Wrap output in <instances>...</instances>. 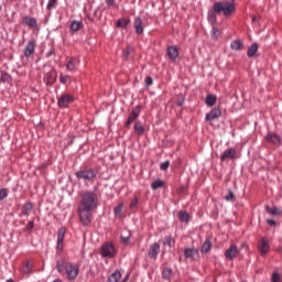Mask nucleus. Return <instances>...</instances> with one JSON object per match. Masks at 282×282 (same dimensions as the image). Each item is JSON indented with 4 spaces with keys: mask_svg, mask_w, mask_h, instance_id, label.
I'll use <instances>...</instances> for the list:
<instances>
[{
    "mask_svg": "<svg viewBox=\"0 0 282 282\" xmlns=\"http://www.w3.org/2000/svg\"><path fill=\"white\" fill-rule=\"evenodd\" d=\"M96 208H98V195L89 191L82 193L77 210L83 226L91 224Z\"/></svg>",
    "mask_w": 282,
    "mask_h": 282,
    "instance_id": "f257e3e1",
    "label": "nucleus"
},
{
    "mask_svg": "<svg viewBox=\"0 0 282 282\" xmlns=\"http://www.w3.org/2000/svg\"><path fill=\"white\" fill-rule=\"evenodd\" d=\"M56 268L59 274H66L68 281H76V278L80 272V267H78V264L67 262L65 259L57 260Z\"/></svg>",
    "mask_w": 282,
    "mask_h": 282,
    "instance_id": "f03ea898",
    "label": "nucleus"
},
{
    "mask_svg": "<svg viewBox=\"0 0 282 282\" xmlns=\"http://www.w3.org/2000/svg\"><path fill=\"white\" fill-rule=\"evenodd\" d=\"M214 12L217 14H224V17H231L235 12V1H219L214 3Z\"/></svg>",
    "mask_w": 282,
    "mask_h": 282,
    "instance_id": "7ed1b4c3",
    "label": "nucleus"
},
{
    "mask_svg": "<svg viewBox=\"0 0 282 282\" xmlns=\"http://www.w3.org/2000/svg\"><path fill=\"white\" fill-rule=\"evenodd\" d=\"M77 180H84V182H94L98 172L94 169H84L75 173Z\"/></svg>",
    "mask_w": 282,
    "mask_h": 282,
    "instance_id": "20e7f679",
    "label": "nucleus"
},
{
    "mask_svg": "<svg viewBox=\"0 0 282 282\" xmlns=\"http://www.w3.org/2000/svg\"><path fill=\"white\" fill-rule=\"evenodd\" d=\"M100 254L104 259H113L116 257V247L111 242H106L100 248Z\"/></svg>",
    "mask_w": 282,
    "mask_h": 282,
    "instance_id": "39448f33",
    "label": "nucleus"
},
{
    "mask_svg": "<svg viewBox=\"0 0 282 282\" xmlns=\"http://www.w3.org/2000/svg\"><path fill=\"white\" fill-rule=\"evenodd\" d=\"M72 102H74V97L72 95H62L57 99V105H58L59 109H67V107H69V105H72Z\"/></svg>",
    "mask_w": 282,
    "mask_h": 282,
    "instance_id": "423d86ee",
    "label": "nucleus"
},
{
    "mask_svg": "<svg viewBox=\"0 0 282 282\" xmlns=\"http://www.w3.org/2000/svg\"><path fill=\"white\" fill-rule=\"evenodd\" d=\"M221 162H228V160H237V150L234 148H228L220 155Z\"/></svg>",
    "mask_w": 282,
    "mask_h": 282,
    "instance_id": "0eeeda50",
    "label": "nucleus"
},
{
    "mask_svg": "<svg viewBox=\"0 0 282 282\" xmlns=\"http://www.w3.org/2000/svg\"><path fill=\"white\" fill-rule=\"evenodd\" d=\"M140 106H137L134 109H132L131 113L129 115L126 123H124V127L129 128L131 127V123L135 122V120H138V118H140Z\"/></svg>",
    "mask_w": 282,
    "mask_h": 282,
    "instance_id": "6e6552de",
    "label": "nucleus"
},
{
    "mask_svg": "<svg viewBox=\"0 0 282 282\" xmlns=\"http://www.w3.org/2000/svg\"><path fill=\"white\" fill-rule=\"evenodd\" d=\"M237 254H239V248H237V245H230L225 251V259H228V261H234V259H237Z\"/></svg>",
    "mask_w": 282,
    "mask_h": 282,
    "instance_id": "1a4fd4ad",
    "label": "nucleus"
},
{
    "mask_svg": "<svg viewBox=\"0 0 282 282\" xmlns=\"http://www.w3.org/2000/svg\"><path fill=\"white\" fill-rule=\"evenodd\" d=\"M67 232V229H65V227H62L58 229L57 232V245H56V249L57 250H63L64 248V242H65V234Z\"/></svg>",
    "mask_w": 282,
    "mask_h": 282,
    "instance_id": "9d476101",
    "label": "nucleus"
},
{
    "mask_svg": "<svg viewBox=\"0 0 282 282\" xmlns=\"http://www.w3.org/2000/svg\"><path fill=\"white\" fill-rule=\"evenodd\" d=\"M258 251L260 254H265L270 252V240L265 238H261L260 242L258 243Z\"/></svg>",
    "mask_w": 282,
    "mask_h": 282,
    "instance_id": "9b49d317",
    "label": "nucleus"
},
{
    "mask_svg": "<svg viewBox=\"0 0 282 282\" xmlns=\"http://www.w3.org/2000/svg\"><path fill=\"white\" fill-rule=\"evenodd\" d=\"M34 50H36V41L31 40L28 42V44L24 48L25 58H30V56H32V54H34Z\"/></svg>",
    "mask_w": 282,
    "mask_h": 282,
    "instance_id": "f8f14e48",
    "label": "nucleus"
},
{
    "mask_svg": "<svg viewBox=\"0 0 282 282\" xmlns=\"http://www.w3.org/2000/svg\"><path fill=\"white\" fill-rule=\"evenodd\" d=\"M166 54L170 61L175 62L180 56V50H177V46H167Z\"/></svg>",
    "mask_w": 282,
    "mask_h": 282,
    "instance_id": "ddd939ff",
    "label": "nucleus"
},
{
    "mask_svg": "<svg viewBox=\"0 0 282 282\" xmlns=\"http://www.w3.org/2000/svg\"><path fill=\"white\" fill-rule=\"evenodd\" d=\"M78 65H80V59H78V57H70L66 64V68L68 72H76L78 69Z\"/></svg>",
    "mask_w": 282,
    "mask_h": 282,
    "instance_id": "4468645a",
    "label": "nucleus"
},
{
    "mask_svg": "<svg viewBox=\"0 0 282 282\" xmlns=\"http://www.w3.org/2000/svg\"><path fill=\"white\" fill-rule=\"evenodd\" d=\"M133 28H134V32L135 34H143L144 32V24L142 22V18L137 17L133 21Z\"/></svg>",
    "mask_w": 282,
    "mask_h": 282,
    "instance_id": "2eb2a0df",
    "label": "nucleus"
},
{
    "mask_svg": "<svg viewBox=\"0 0 282 282\" xmlns=\"http://www.w3.org/2000/svg\"><path fill=\"white\" fill-rule=\"evenodd\" d=\"M264 140L267 142H270L271 144H274L275 147H279L281 144V137L276 133H269L264 137Z\"/></svg>",
    "mask_w": 282,
    "mask_h": 282,
    "instance_id": "dca6fc26",
    "label": "nucleus"
},
{
    "mask_svg": "<svg viewBox=\"0 0 282 282\" xmlns=\"http://www.w3.org/2000/svg\"><path fill=\"white\" fill-rule=\"evenodd\" d=\"M22 23L24 25H28V28H31L32 30H36V28H37L36 19H34V18H32L30 15H25L22 19Z\"/></svg>",
    "mask_w": 282,
    "mask_h": 282,
    "instance_id": "f3484780",
    "label": "nucleus"
},
{
    "mask_svg": "<svg viewBox=\"0 0 282 282\" xmlns=\"http://www.w3.org/2000/svg\"><path fill=\"white\" fill-rule=\"evenodd\" d=\"M220 116H221V110L219 108H214L210 110L209 113L206 115V120L210 122L213 120H217V118H219Z\"/></svg>",
    "mask_w": 282,
    "mask_h": 282,
    "instance_id": "a211bd4d",
    "label": "nucleus"
},
{
    "mask_svg": "<svg viewBox=\"0 0 282 282\" xmlns=\"http://www.w3.org/2000/svg\"><path fill=\"white\" fill-rule=\"evenodd\" d=\"M158 254H160V243H153L150 247L149 257L151 259H158Z\"/></svg>",
    "mask_w": 282,
    "mask_h": 282,
    "instance_id": "6ab92c4d",
    "label": "nucleus"
},
{
    "mask_svg": "<svg viewBox=\"0 0 282 282\" xmlns=\"http://www.w3.org/2000/svg\"><path fill=\"white\" fill-rule=\"evenodd\" d=\"M44 80L47 85H54L56 83V73L55 70H51L45 74Z\"/></svg>",
    "mask_w": 282,
    "mask_h": 282,
    "instance_id": "aec40b11",
    "label": "nucleus"
},
{
    "mask_svg": "<svg viewBox=\"0 0 282 282\" xmlns=\"http://www.w3.org/2000/svg\"><path fill=\"white\" fill-rule=\"evenodd\" d=\"M230 47L231 50H234L235 52H241V50H243V42L241 40H234L230 43Z\"/></svg>",
    "mask_w": 282,
    "mask_h": 282,
    "instance_id": "412c9836",
    "label": "nucleus"
},
{
    "mask_svg": "<svg viewBox=\"0 0 282 282\" xmlns=\"http://www.w3.org/2000/svg\"><path fill=\"white\" fill-rule=\"evenodd\" d=\"M213 248V242H210V238H206L205 242L203 243L200 248V252L203 254H207V252H210V249Z\"/></svg>",
    "mask_w": 282,
    "mask_h": 282,
    "instance_id": "4be33fe9",
    "label": "nucleus"
},
{
    "mask_svg": "<svg viewBox=\"0 0 282 282\" xmlns=\"http://www.w3.org/2000/svg\"><path fill=\"white\" fill-rule=\"evenodd\" d=\"M207 19L212 25H215V23H217V12L215 11V6H213V9L208 11Z\"/></svg>",
    "mask_w": 282,
    "mask_h": 282,
    "instance_id": "5701e85b",
    "label": "nucleus"
},
{
    "mask_svg": "<svg viewBox=\"0 0 282 282\" xmlns=\"http://www.w3.org/2000/svg\"><path fill=\"white\" fill-rule=\"evenodd\" d=\"M69 28H70V32H78L79 30H83V28H84L83 21L74 20L70 22Z\"/></svg>",
    "mask_w": 282,
    "mask_h": 282,
    "instance_id": "b1692460",
    "label": "nucleus"
},
{
    "mask_svg": "<svg viewBox=\"0 0 282 282\" xmlns=\"http://www.w3.org/2000/svg\"><path fill=\"white\" fill-rule=\"evenodd\" d=\"M257 52H259V44L253 43L247 52V55L249 58H252V56H254L257 54Z\"/></svg>",
    "mask_w": 282,
    "mask_h": 282,
    "instance_id": "393cba45",
    "label": "nucleus"
},
{
    "mask_svg": "<svg viewBox=\"0 0 282 282\" xmlns=\"http://www.w3.org/2000/svg\"><path fill=\"white\" fill-rule=\"evenodd\" d=\"M205 102H206L207 107H215V105L217 102V96L208 95L205 99Z\"/></svg>",
    "mask_w": 282,
    "mask_h": 282,
    "instance_id": "a878e982",
    "label": "nucleus"
},
{
    "mask_svg": "<svg viewBox=\"0 0 282 282\" xmlns=\"http://www.w3.org/2000/svg\"><path fill=\"white\" fill-rule=\"evenodd\" d=\"M134 131L138 135L144 134V126H142V121L134 122Z\"/></svg>",
    "mask_w": 282,
    "mask_h": 282,
    "instance_id": "bb28decb",
    "label": "nucleus"
},
{
    "mask_svg": "<svg viewBox=\"0 0 282 282\" xmlns=\"http://www.w3.org/2000/svg\"><path fill=\"white\" fill-rule=\"evenodd\" d=\"M121 276H122V273H120V271L117 270L109 275L108 282H118L120 281Z\"/></svg>",
    "mask_w": 282,
    "mask_h": 282,
    "instance_id": "cd10ccee",
    "label": "nucleus"
},
{
    "mask_svg": "<svg viewBox=\"0 0 282 282\" xmlns=\"http://www.w3.org/2000/svg\"><path fill=\"white\" fill-rule=\"evenodd\" d=\"M32 203L28 202L22 207V214H24L26 217H30V213H32Z\"/></svg>",
    "mask_w": 282,
    "mask_h": 282,
    "instance_id": "c85d7f7f",
    "label": "nucleus"
},
{
    "mask_svg": "<svg viewBox=\"0 0 282 282\" xmlns=\"http://www.w3.org/2000/svg\"><path fill=\"white\" fill-rule=\"evenodd\" d=\"M195 254H197V249L187 248L184 250L185 259H193V257H195Z\"/></svg>",
    "mask_w": 282,
    "mask_h": 282,
    "instance_id": "c756f323",
    "label": "nucleus"
},
{
    "mask_svg": "<svg viewBox=\"0 0 282 282\" xmlns=\"http://www.w3.org/2000/svg\"><path fill=\"white\" fill-rule=\"evenodd\" d=\"M163 187H164V181L160 178L151 183L152 191H158V188H163Z\"/></svg>",
    "mask_w": 282,
    "mask_h": 282,
    "instance_id": "7c9ffc66",
    "label": "nucleus"
},
{
    "mask_svg": "<svg viewBox=\"0 0 282 282\" xmlns=\"http://www.w3.org/2000/svg\"><path fill=\"white\" fill-rule=\"evenodd\" d=\"M131 23V20L129 19H119L117 21V28H127V25H129Z\"/></svg>",
    "mask_w": 282,
    "mask_h": 282,
    "instance_id": "2f4dec72",
    "label": "nucleus"
},
{
    "mask_svg": "<svg viewBox=\"0 0 282 282\" xmlns=\"http://www.w3.org/2000/svg\"><path fill=\"white\" fill-rule=\"evenodd\" d=\"M21 270L23 274H30L32 272V261H28Z\"/></svg>",
    "mask_w": 282,
    "mask_h": 282,
    "instance_id": "473e14b6",
    "label": "nucleus"
},
{
    "mask_svg": "<svg viewBox=\"0 0 282 282\" xmlns=\"http://www.w3.org/2000/svg\"><path fill=\"white\" fill-rule=\"evenodd\" d=\"M267 213L270 215H281V208L279 207H267Z\"/></svg>",
    "mask_w": 282,
    "mask_h": 282,
    "instance_id": "72a5a7b5",
    "label": "nucleus"
},
{
    "mask_svg": "<svg viewBox=\"0 0 282 282\" xmlns=\"http://www.w3.org/2000/svg\"><path fill=\"white\" fill-rule=\"evenodd\" d=\"M0 80L2 83H10V80H12V76H10V74H8L7 72H2Z\"/></svg>",
    "mask_w": 282,
    "mask_h": 282,
    "instance_id": "f704fd0d",
    "label": "nucleus"
},
{
    "mask_svg": "<svg viewBox=\"0 0 282 282\" xmlns=\"http://www.w3.org/2000/svg\"><path fill=\"white\" fill-rule=\"evenodd\" d=\"M178 219L180 221H183L185 224H188V213L186 212H180L178 213Z\"/></svg>",
    "mask_w": 282,
    "mask_h": 282,
    "instance_id": "c9c22d12",
    "label": "nucleus"
},
{
    "mask_svg": "<svg viewBox=\"0 0 282 282\" xmlns=\"http://www.w3.org/2000/svg\"><path fill=\"white\" fill-rule=\"evenodd\" d=\"M163 246H175V239H173L171 236H167L163 239Z\"/></svg>",
    "mask_w": 282,
    "mask_h": 282,
    "instance_id": "e433bc0d",
    "label": "nucleus"
},
{
    "mask_svg": "<svg viewBox=\"0 0 282 282\" xmlns=\"http://www.w3.org/2000/svg\"><path fill=\"white\" fill-rule=\"evenodd\" d=\"M122 208H124V204L120 203L117 207H115V215L116 217L122 215Z\"/></svg>",
    "mask_w": 282,
    "mask_h": 282,
    "instance_id": "4c0bfd02",
    "label": "nucleus"
},
{
    "mask_svg": "<svg viewBox=\"0 0 282 282\" xmlns=\"http://www.w3.org/2000/svg\"><path fill=\"white\" fill-rule=\"evenodd\" d=\"M212 33L215 39H219V36H221V31L215 25L212 28Z\"/></svg>",
    "mask_w": 282,
    "mask_h": 282,
    "instance_id": "58836bf2",
    "label": "nucleus"
},
{
    "mask_svg": "<svg viewBox=\"0 0 282 282\" xmlns=\"http://www.w3.org/2000/svg\"><path fill=\"white\" fill-rule=\"evenodd\" d=\"M228 195L225 196L226 202H235V193L232 191H227Z\"/></svg>",
    "mask_w": 282,
    "mask_h": 282,
    "instance_id": "ea45409f",
    "label": "nucleus"
},
{
    "mask_svg": "<svg viewBox=\"0 0 282 282\" xmlns=\"http://www.w3.org/2000/svg\"><path fill=\"white\" fill-rule=\"evenodd\" d=\"M6 197H8V189L1 188L0 189V202H3V199H6Z\"/></svg>",
    "mask_w": 282,
    "mask_h": 282,
    "instance_id": "a19ab883",
    "label": "nucleus"
},
{
    "mask_svg": "<svg viewBox=\"0 0 282 282\" xmlns=\"http://www.w3.org/2000/svg\"><path fill=\"white\" fill-rule=\"evenodd\" d=\"M171 269H163L162 276L163 279H170L171 278Z\"/></svg>",
    "mask_w": 282,
    "mask_h": 282,
    "instance_id": "79ce46f5",
    "label": "nucleus"
},
{
    "mask_svg": "<svg viewBox=\"0 0 282 282\" xmlns=\"http://www.w3.org/2000/svg\"><path fill=\"white\" fill-rule=\"evenodd\" d=\"M271 282H281V274L274 272L272 274Z\"/></svg>",
    "mask_w": 282,
    "mask_h": 282,
    "instance_id": "37998d69",
    "label": "nucleus"
},
{
    "mask_svg": "<svg viewBox=\"0 0 282 282\" xmlns=\"http://www.w3.org/2000/svg\"><path fill=\"white\" fill-rule=\"evenodd\" d=\"M57 1H58V0H48L47 9H48V10H52V9L56 8Z\"/></svg>",
    "mask_w": 282,
    "mask_h": 282,
    "instance_id": "c03bdc74",
    "label": "nucleus"
},
{
    "mask_svg": "<svg viewBox=\"0 0 282 282\" xmlns=\"http://www.w3.org/2000/svg\"><path fill=\"white\" fill-rule=\"evenodd\" d=\"M59 80L63 83V85L67 84V80H69V75H61Z\"/></svg>",
    "mask_w": 282,
    "mask_h": 282,
    "instance_id": "a18cd8bd",
    "label": "nucleus"
},
{
    "mask_svg": "<svg viewBox=\"0 0 282 282\" xmlns=\"http://www.w3.org/2000/svg\"><path fill=\"white\" fill-rule=\"evenodd\" d=\"M138 206V197H134L130 200V208L133 209Z\"/></svg>",
    "mask_w": 282,
    "mask_h": 282,
    "instance_id": "49530a36",
    "label": "nucleus"
},
{
    "mask_svg": "<svg viewBox=\"0 0 282 282\" xmlns=\"http://www.w3.org/2000/svg\"><path fill=\"white\" fill-rule=\"evenodd\" d=\"M147 87H151V85H153V78H151V76L145 77L144 80Z\"/></svg>",
    "mask_w": 282,
    "mask_h": 282,
    "instance_id": "de8ad7c7",
    "label": "nucleus"
},
{
    "mask_svg": "<svg viewBox=\"0 0 282 282\" xmlns=\"http://www.w3.org/2000/svg\"><path fill=\"white\" fill-rule=\"evenodd\" d=\"M170 164L171 163L169 161L163 162L160 166L161 171H166L169 169Z\"/></svg>",
    "mask_w": 282,
    "mask_h": 282,
    "instance_id": "09e8293b",
    "label": "nucleus"
},
{
    "mask_svg": "<svg viewBox=\"0 0 282 282\" xmlns=\"http://www.w3.org/2000/svg\"><path fill=\"white\" fill-rule=\"evenodd\" d=\"M34 228V220L28 223L25 230H32Z\"/></svg>",
    "mask_w": 282,
    "mask_h": 282,
    "instance_id": "8fccbe9b",
    "label": "nucleus"
},
{
    "mask_svg": "<svg viewBox=\"0 0 282 282\" xmlns=\"http://www.w3.org/2000/svg\"><path fill=\"white\" fill-rule=\"evenodd\" d=\"M122 243H129V237L121 236Z\"/></svg>",
    "mask_w": 282,
    "mask_h": 282,
    "instance_id": "3c124183",
    "label": "nucleus"
},
{
    "mask_svg": "<svg viewBox=\"0 0 282 282\" xmlns=\"http://www.w3.org/2000/svg\"><path fill=\"white\" fill-rule=\"evenodd\" d=\"M176 105H177L178 107H182V106L184 105V98L178 99L177 102H176Z\"/></svg>",
    "mask_w": 282,
    "mask_h": 282,
    "instance_id": "603ef678",
    "label": "nucleus"
},
{
    "mask_svg": "<svg viewBox=\"0 0 282 282\" xmlns=\"http://www.w3.org/2000/svg\"><path fill=\"white\" fill-rule=\"evenodd\" d=\"M267 224H269V226H274L276 221H274L273 219H268Z\"/></svg>",
    "mask_w": 282,
    "mask_h": 282,
    "instance_id": "864d4df0",
    "label": "nucleus"
},
{
    "mask_svg": "<svg viewBox=\"0 0 282 282\" xmlns=\"http://www.w3.org/2000/svg\"><path fill=\"white\" fill-rule=\"evenodd\" d=\"M108 6H113L116 3V0H105Z\"/></svg>",
    "mask_w": 282,
    "mask_h": 282,
    "instance_id": "5fc2aeb1",
    "label": "nucleus"
},
{
    "mask_svg": "<svg viewBox=\"0 0 282 282\" xmlns=\"http://www.w3.org/2000/svg\"><path fill=\"white\" fill-rule=\"evenodd\" d=\"M124 55H126V56H129V51H124Z\"/></svg>",
    "mask_w": 282,
    "mask_h": 282,
    "instance_id": "6e6d98bb",
    "label": "nucleus"
},
{
    "mask_svg": "<svg viewBox=\"0 0 282 282\" xmlns=\"http://www.w3.org/2000/svg\"><path fill=\"white\" fill-rule=\"evenodd\" d=\"M7 282H14V281H12V280H8Z\"/></svg>",
    "mask_w": 282,
    "mask_h": 282,
    "instance_id": "4d7b16f0",
    "label": "nucleus"
},
{
    "mask_svg": "<svg viewBox=\"0 0 282 282\" xmlns=\"http://www.w3.org/2000/svg\"><path fill=\"white\" fill-rule=\"evenodd\" d=\"M0 10H1V4H0Z\"/></svg>",
    "mask_w": 282,
    "mask_h": 282,
    "instance_id": "13d9d810",
    "label": "nucleus"
}]
</instances>
